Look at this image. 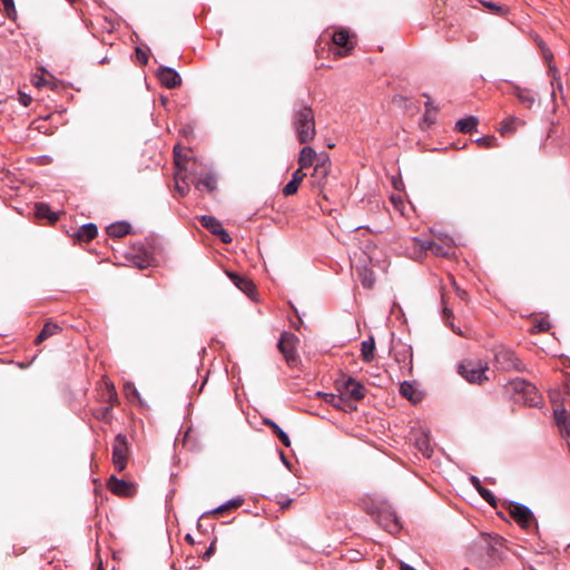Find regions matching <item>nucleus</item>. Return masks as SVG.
Masks as SVG:
<instances>
[{
    "instance_id": "f257e3e1",
    "label": "nucleus",
    "mask_w": 570,
    "mask_h": 570,
    "mask_svg": "<svg viewBox=\"0 0 570 570\" xmlns=\"http://www.w3.org/2000/svg\"><path fill=\"white\" fill-rule=\"evenodd\" d=\"M293 126L301 144H306L314 139L316 134L315 119L309 106L304 104L297 106L293 114Z\"/></svg>"
},
{
    "instance_id": "f03ea898",
    "label": "nucleus",
    "mask_w": 570,
    "mask_h": 570,
    "mask_svg": "<svg viewBox=\"0 0 570 570\" xmlns=\"http://www.w3.org/2000/svg\"><path fill=\"white\" fill-rule=\"evenodd\" d=\"M507 391L517 403L538 406L541 402V396L537 387L522 379L511 380L507 385Z\"/></svg>"
},
{
    "instance_id": "7ed1b4c3",
    "label": "nucleus",
    "mask_w": 570,
    "mask_h": 570,
    "mask_svg": "<svg viewBox=\"0 0 570 570\" xmlns=\"http://www.w3.org/2000/svg\"><path fill=\"white\" fill-rule=\"evenodd\" d=\"M488 364L481 360H464L459 366V373L470 383H482L488 380L485 375Z\"/></svg>"
},
{
    "instance_id": "20e7f679",
    "label": "nucleus",
    "mask_w": 570,
    "mask_h": 570,
    "mask_svg": "<svg viewBox=\"0 0 570 570\" xmlns=\"http://www.w3.org/2000/svg\"><path fill=\"white\" fill-rule=\"evenodd\" d=\"M354 36L344 28L335 29L332 33V41L337 47L336 56L344 57L354 48Z\"/></svg>"
},
{
    "instance_id": "39448f33",
    "label": "nucleus",
    "mask_w": 570,
    "mask_h": 570,
    "mask_svg": "<svg viewBox=\"0 0 570 570\" xmlns=\"http://www.w3.org/2000/svg\"><path fill=\"white\" fill-rule=\"evenodd\" d=\"M421 249L431 250L436 256H450L453 253V242L449 238L440 240L415 239Z\"/></svg>"
},
{
    "instance_id": "423d86ee",
    "label": "nucleus",
    "mask_w": 570,
    "mask_h": 570,
    "mask_svg": "<svg viewBox=\"0 0 570 570\" xmlns=\"http://www.w3.org/2000/svg\"><path fill=\"white\" fill-rule=\"evenodd\" d=\"M128 445L126 436L118 434L115 439L112 450V462L115 468L120 472L126 468L127 464Z\"/></svg>"
},
{
    "instance_id": "0eeeda50",
    "label": "nucleus",
    "mask_w": 570,
    "mask_h": 570,
    "mask_svg": "<svg viewBox=\"0 0 570 570\" xmlns=\"http://www.w3.org/2000/svg\"><path fill=\"white\" fill-rule=\"evenodd\" d=\"M298 338L296 335L289 332L282 333L278 341V348L284 355L287 363H292L296 360V344Z\"/></svg>"
},
{
    "instance_id": "6e6552de",
    "label": "nucleus",
    "mask_w": 570,
    "mask_h": 570,
    "mask_svg": "<svg viewBox=\"0 0 570 570\" xmlns=\"http://www.w3.org/2000/svg\"><path fill=\"white\" fill-rule=\"evenodd\" d=\"M497 364L504 371L517 370L521 371V362L515 353L510 350H501L495 354Z\"/></svg>"
},
{
    "instance_id": "1a4fd4ad",
    "label": "nucleus",
    "mask_w": 570,
    "mask_h": 570,
    "mask_svg": "<svg viewBox=\"0 0 570 570\" xmlns=\"http://www.w3.org/2000/svg\"><path fill=\"white\" fill-rule=\"evenodd\" d=\"M157 77L161 85L168 89L177 88L181 85L179 73L170 67H159L157 70Z\"/></svg>"
},
{
    "instance_id": "9d476101",
    "label": "nucleus",
    "mask_w": 570,
    "mask_h": 570,
    "mask_svg": "<svg viewBox=\"0 0 570 570\" xmlns=\"http://www.w3.org/2000/svg\"><path fill=\"white\" fill-rule=\"evenodd\" d=\"M510 514L513 520L523 528H528L533 520L531 510L528 507L517 502H513L510 505Z\"/></svg>"
},
{
    "instance_id": "9b49d317",
    "label": "nucleus",
    "mask_w": 570,
    "mask_h": 570,
    "mask_svg": "<svg viewBox=\"0 0 570 570\" xmlns=\"http://www.w3.org/2000/svg\"><path fill=\"white\" fill-rule=\"evenodd\" d=\"M341 393L348 395L351 399L358 401L364 397V386L352 377L342 382V386L338 387Z\"/></svg>"
},
{
    "instance_id": "f8f14e48",
    "label": "nucleus",
    "mask_w": 570,
    "mask_h": 570,
    "mask_svg": "<svg viewBox=\"0 0 570 570\" xmlns=\"http://www.w3.org/2000/svg\"><path fill=\"white\" fill-rule=\"evenodd\" d=\"M108 488L117 495L131 497L135 493V488L131 483L119 480L116 476L109 479Z\"/></svg>"
},
{
    "instance_id": "ddd939ff",
    "label": "nucleus",
    "mask_w": 570,
    "mask_h": 570,
    "mask_svg": "<svg viewBox=\"0 0 570 570\" xmlns=\"http://www.w3.org/2000/svg\"><path fill=\"white\" fill-rule=\"evenodd\" d=\"M553 413L561 433H564L570 439V414L563 407H556Z\"/></svg>"
},
{
    "instance_id": "4468645a",
    "label": "nucleus",
    "mask_w": 570,
    "mask_h": 570,
    "mask_svg": "<svg viewBox=\"0 0 570 570\" xmlns=\"http://www.w3.org/2000/svg\"><path fill=\"white\" fill-rule=\"evenodd\" d=\"M330 167H331V164H330L328 158H324L323 160L318 161L315 165L314 173H313L314 185L320 187L324 184V181L330 173Z\"/></svg>"
},
{
    "instance_id": "2eb2a0df",
    "label": "nucleus",
    "mask_w": 570,
    "mask_h": 570,
    "mask_svg": "<svg viewBox=\"0 0 570 570\" xmlns=\"http://www.w3.org/2000/svg\"><path fill=\"white\" fill-rule=\"evenodd\" d=\"M524 121L518 117L510 116L502 121L500 132L503 136L511 135L517 131L519 127H522Z\"/></svg>"
},
{
    "instance_id": "dca6fc26",
    "label": "nucleus",
    "mask_w": 570,
    "mask_h": 570,
    "mask_svg": "<svg viewBox=\"0 0 570 570\" xmlns=\"http://www.w3.org/2000/svg\"><path fill=\"white\" fill-rule=\"evenodd\" d=\"M400 393L412 403H417L422 397L421 392L415 387V385L409 382L401 384Z\"/></svg>"
},
{
    "instance_id": "f3484780",
    "label": "nucleus",
    "mask_w": 570,
    "mask_h": 570,
    "mask_svg": "<svg viewBox=\"0 0 570 570\" xmlns=\"http://www.w3.org/2000/svg\"><path fill=\"white\" fill-rule=\"evenodd\" d=\"M130 232V225L125 222L111 224L107 227V234L111 237H124Z\"/></svg>"
},
{
    "instance_id": "a211bd4d",
    "label": "nucleus",
    "mask_w": 570,
    "mask_h": 570,
    "mask_svg": "<svg viewBox=\"0 0 570 570\" xmlns=\"http://www.w3.org/2000/svg\"><path fill=\"white\" fill-rule=\"evenodd\" d=\"M60 331L61 327L58 324L51 322L46 323L39 335L36 337V344L42 343L50 336L58 334Z\"/></svg>"
},
{
    "instance_id": "6ab92c4d",
    "label": "nucleus",
    "mask_w": 570,
    "mask_h": 570,
    "mask_svg": "<svg viewBox=\"0 0 570 570\" xmlns=\"http://www.w3.org/2000/svg\"><path fill=\"white\" fill-rule=\"evenodd\" d=\"M315 156H316V153L312 147H309V146L304 147L301 150L299 157H298V164H299L301 169L312 166V164L315 159Z\"/></svg>"
},
{
    "instance_id": "aec40b11",
    "label": "nucleus",
    "mask_w": 570,
    "mask_h": 570,
    "mask_svg": "<svg viewBox=\"0 0 570 570\" xmlns=\"http://www.w3.org/2000/svg\"><path fill=\"white\" fill-rule=\"evenodd\" d=\"M229 277L233 279L234 284L244 293L250 294L255 286L253 282L246 277L236 275V274H229Z\"/></svg>"
},
{
    "instance_id": "412c9836",
    "label": "nucleus",
    "mask_w": 570,
    "mask_h": 570,
    "mask_svg": "<svg viewBox=\"0 0 570 570\" xmlns=\"http://www.w3.org/2000/svg\"><path fill=\"white\" fill-rule=\"evenodd\" d=\"M514 95L527 108H531L535 101L534 96L529 90L522 89L520 87L514 88Z\"/></svg>"
},
{
    "instance_id": "4be33fe9",
    "label": "nucleus",
    "mask_w": 570,
    "mask_h": 570,
    "mask_svg": "<svg viewBox=\"0 0 570 570\" xmlns=\"http://www.w3.org/2000/svg\"><path fill=\"white\" fill-rule=\"evenodd\" d=\"M97 235V227L95 224H85L82 225L79 230L77 232V237L80 239V240H85V242H88V240H91L92 238H95Z\"/></svg>"
},
{
    "instance_id": "5701e85b",
    "label": "nucleus",
    "mask_w": 570,
    "mask_h": 570,
    "mask_svg": "<svg viewBox=\"0 0 570 570\" xmlns=\"http://www.w3.org/2000/svg\"><path fill=\"white\" fill-rule=\"evenodd\" d=\"M263 423L267 426H269L274 433L278 436L279 441L286 446H291V440L288 435L272 420L264 419Z\"/></svg>"
},
{
    "instance_id": "b1692460",
    "label": "nucleus",
    "mask_w": 570,
    "mask_h": 570,
    "mask_svg": "<svg viewBox=\"0 0 570 570\" xmlns=\"http://www.w3.org/2000/svg\"><path fill=\"white\" fill-rule=\"evenodd\" d=\"M356 271L358 273V276L361 277L362 285L364 287L371 288L375 282L373 272L368 269L366 266H356Z\"/></svg>"
},
{
    "instance_id": "393cba45",
    "label": "nucleus",
    "mask_w": 570,
    "mask_h": 570,
    "mask_svg": "<svg viewBox=\"0 0 570 570\" xmlns=\"http://www.w3.org/2000/svg\"><path fill=\"white\" fill-rule=\"evenodd\" d=\"M374 350H375V343L374 338L370 337L368 340H365L361 344V354L365 362H371L374 356Z\"/></svg>"
},
{
    "instance_id": "a878e982",
    "label": "nucleus",
    "mask_w": 570,
    "mask_h": 570,
    "mask_svg": "<svg viewBox=\"0 0 570 570\" xmlns=\"http://www.w3.org/2000/svg\"><path fill=\"white\" fill-rule=\"evenodd\" d=\"M478 125V118L475 117H468V118H463V119H460L455 127L459 131L461 132H472L475 127Z\"/></svg>"
},
{
    "instance_id": "bb28decb",
    "label": "nucleus",
    "mask_w": 570,
    "mask_h": 570,
    "mask_svg": "<svg viewBox=\"0 0 570 570\" xmlns=\"http://www.w3.org/2000/svg\"><path fill=\"white\" fill-rule=\"evenodd\" d=\"M415 444L424 456L430 458L432 455L433 449L426 434L423 433L421 436H419L415 441Z\"/></svg>"
},
{
    "instance_id": "cd10ccee",
    "label": "nucleus",
    "mask_w": 570,
    "mask_h": 570,
    "mask_svg": "<svg viewBox=\"0 0 570 570\" xmlns=\"http://www.w3.org/2000/svg\"><path fill=\"white\" fill-rule=\"evenodd\" d=\"M243 502H244V500L240 497L230 499L227 502H225L224 504H220L219 507L214 509L210 513L220 514L227 510L236 509V508L240 507L243 504Z\"/></svg>"
},
{
    "instance_id": "c85d7f7f",
    "label": "nucleus",
    "mask_w": 570,
    "mask_h": 570,
    "mask_svg": "<svg viewBox=\"0 0 570 570\" xmlns=\"http://www.w3.org/2000/svg\"><path fill=\"white\" fill-rule=\"evenodd\" d=\"M322 399L328 403L332 404L336 409H344L346 401L341 395H335L333 393H318Z\"/></svg>"
},
{
    "instance_id": "c756f323",
    "label": "nucleus",
    "mask_w": 570,
    "mask_h": 570,
    "mask_svg": "<svg viewBox=\"0 0 570 570\" xmlns=\"http://www.w3.org/2000/svg\"><path fill=\"white\" fill-rule=\"evenodd\" d=\"M196 188L199 190L213 191L216 188V178L213 175H206L197 180Z\"/></svg>"
},
{
    "instance_id": "7c9ffc66",
    "label": "nucleus",
    "mask_w": 570,
    "mask_h": 570,
    "mask_svg": "<svg viewBox=\"0 0 570 570\" xmlns=\"http://www.w3.org/2000/svg\"><path fill=\"white\" fill-rule=\"evenodd\" d=\"M36 215L39 218H48L50 222H56L58 219L57 214L52 213L49 206L43 203L36 205Z\"/></svg>"
},
{
    "instance_id": "2f4dec72",
    "label": "nucleus",
    "mask_w": 570,
    "mask_h": 570,
    "mask_svg": "<svg viewBox=\"0 0 570 570\" xmlns=\"http://www.w3.org/2000/svg\"><path fill=\"white\" fill-rule=\"evenodd\" d=\"M200 222H202L203 226L206 227L208 230H210L214 235L217 234L218 230L223 227L220 222H218L213 216L205 215L200 218Z\"/></svg>"
},
{
    "instance_id": "473e14b6",
    "label": "nucleus",
    "mask_w": 570,
    "mask_h": 570,
    "mask_svg": "<svg viewBox=\"0 0 570 570\" xmlns=\"http://www.w3.org/2000/svg\"><path fill=\"white\" fill-rule=\"evenodd\" d=\"M482 3H483V6H484L485 8H488L490 11H492V12H494V13H497V14H501V16H503V14H505V12H507V9H505V8H503L502 6L497 4L495 2H492V1H483Z\"/></svg>"
},
{
    "instance_id": "72a5a7b5",
    "label": "nucleus",
    "mask_w": 570,
    "mask_h": 570,
    "mask_svg": "<svg viewBox=\"0 0 570 570\" xmlns=\"http://www.w3.org/2000/svg\"><path fill=\"white\" fill-rule=\"evenodd\" d=\"M550 71L552 72V80L551 86L553 90L558 89L559 91H562V83L560 81V77L557 76V70L550 65L549 66ZM552 96H554V91H552Z\"/></svg>"
},
{
    "instance_id": "f704fd0d",
    "label": "nucleus",
    "mask_w": 570,
    "mask_h": 570,
    "mask_svg": "<svg viewBox=\"0 0 570 570\" xmlns=\"http://www.w3.org/2000/svg\"><path fill=\"white\" fill-rule=\"evenodd\" d=\"M298 186L295 181H293L292 179L285 185V187L283 188V194L285 196H291V195H294L297 189H298Z\"/></svg>"
},
{
    "instance_id": "c9c22d12",
    "label": "nucleus",
    "mask_w": 570,
    "mask_h": 570,
    "mask_svg": "<svg viewBox=\"0 0 570 570\" xmlns=\"http://www.w3.org/2000/svg\"><path fill=\"white\" fill-rule=\"evenodd\" d=\"M479 493L488 503H490L491 505L495 504V498L490 490L484 488L479 489Z\"/></svg>"
},
{
    "instance_id": "e433bc0d",
    "label": "nucleus",
    "mask_w": 570,
    "mask_h": 570,
    "mask_svg": "<svg viewBox=\"0 0 570 570\" xmlns=\"http://www.w3.org/2000/svg\"><path fill=\"white\" fill-rule=\"evenodd\" d=\"M2 3L9 17H11L12 13H16L13 0H2Z\"/></svg>"
},
{
    "instance_id": "4c0bfd02",
    "label": "nucleus",
    "mask_w": 570,
    "mask_h": 570,
    "mask_svg": "<svg viewBox=\"0 0 570 570\" xmlns=\"http://www.w3.org/2000/svg\"><path fill=\"white\" fill-rule=\"evenodd\" d=\"M305 176H306V174L303 173V169H301V167H299L297 170L294 171V174L292 176V180L295 181L297 185H299Z\"/></svg>"
},
{
    "instance_id": "58836bf2",
    "label": "nucleus",
    "mask_w": 570,
    "mask_h": 570,
    "mask_svg": "<svg viewBox=\"0 0 570 570\" xmlns=\"http://www.w3.org/2000/svg\"><path fill=\"white\" fill-rule=\"evenodd\" d=\"M215 235L218 236L220 240L225 244H229L232 242V237L223 227Z\"/></svg>"
},
{
    "instance_id": "ea45409f",
    "label": "nucleus",
    "mask_w": 570,
    "mask_h": 570,
    "mask_svg": "<svg viewBox=\"0 0 570 570\" xmlns=\"http://www.w3.org/2000/svg\"><path fill=\"white\" fill-rule=\"evenodd\" d=\"M451 284L456 293V295L461 298V299H465L466 298V293L464 289L460 288L459 285L456 284V282L451 277Z\"/></svg>"
},
{
    "instance_id": "a19ab883",
    "label": "nucleus",
    "mask_w": 570,
    "mask_h": 570,
    "mask_svg": "<svg viewBox=\"0 0 570 570\" xmlns=\"http://www.w3.org/2000/svg\"><path fill=\"white\" fill-rule=\"evenodd\" d=\"M478 142L485 147H492L494 146L495 138L494 137H483L478 139Z\"/></svg>"
},
{
    "instance_id": "79ce46f5",
    "label": "nucleus",
    "mask_w": 570,
    "mask_h": 570,
    "mask_svg": "<svg viewBox=\"0 0 570 570\" xmlns=\"http://www.w3.org/2000/svg\"><path fill=\"white\" fill-rule=\"evenodd\" d=\"M125 392L127 393L128 396H130V395L138 396V392H137L135 385L130 382H127L125 384Z\"/></svg>"
},
{
    "instance_id": "37998d69",
    "label": "nucleus",
    "mask_w": 570,
    "mask_h": 570,
    "mask_svg": "<svg viewBox=\"0 0 570 570\" xmlns=\"http://www.w3.org/2000/svg\"><path fill=\"white\" fill-rule=\"evenodd\" d=\"M137 58L142 63L146 65L148 62V56L139 48L136 49Z\"/></svg>"
},
{
    "instance_id": "c03bdc74",
    "label": "nucleus",
    "mask_w": 570,
    "mask_h": 570,
    "mask_svg": "<svg viewBox=\"0 0 570 570\" xmlns=\"http://www.w3.org/2000/svg\"><path fill=\"white\" fill-rule=\"evenodd\" d=\"M176 188L181 196H184L188 190L187 184H185V183L180 184L177 177H176Z\"/></svg>"
},
{
    "instance_id": "a18cd8bd",
    "label": "nucleus",
    "mask_w": 570,
    "mask_h": 570,
    "mask_svg": "<svg viewBox=\"0 0 570 570\" xmlns=\"http://www.w3.org/2000/svg\"><path fill=\"white\" fill-rule=\"evenodd\" d=\"M534 328L537 332H546L549 330V323L546 321H541L534 326Z\"/></svg>"
},
{
    "instance_id": "49530a36",
    "label": "nucleus",
    "mask_w": 570,
    "mask_h": 570,
    "mask_svg": "<svg viewBox=\"0 0 570 570\" xmlns=\"http://www.w3.org/2000/svg\"><path fill=\"white\" fill-rule=\"evenodd\" d=\"M442 299H444V297ZM452 316H453L452 311L446 306L445 301H443V317H444V320H449Z\"/></svg>"
},
{
    "instance_id": "de8ad7c7",
    "label": "nucleus",
    "mask_w": 570,
    "mask_h": 570,
    "mask_svg": "<svg viewBox=\"0 0 570 570\" xmlns=\"http://www.w3.org/2000/svg\"><path fill=\"white\" fill-rule=\"evenodd\" d=\"M471 482H472V484L474 485V488H475L478 491H479V489H483V488L481 487V482H480V480H479L476 476H472V478H471Z\"/></svg>"
},
{
    "instance_id": "09e8293b",
    "label": "nucleus",
    "mask_w": 570,
    "mask_h": 570,
    "mask_svg": "<svg viewBox=\"0 0 570 570\" xmlns=\"http://www.w3.org/2000/svg\"><path fill=\"white\" fill-rule=\"evenodd\" d=\"M30 100H31V98L29 96H27V95L21 96V102L23 106H28Z\"/></svg>"
},
{
    "instance_id": "8fccbe9b",
    "label": "nucleus",
    "mask_w": 570,
    "mask_h": 570,
    "mask_svg": "<svg viewBox=\"0 0 570 570\" xmlns=\"http://www.w3.org/2000/svg\"><path fill=\"white\" fill-rule=\"evenodd\" d=\"M401 570H416L415 568H413L412 566L410 564H406L404 562L401 563Z\"/></svg>"
},
{
    "instance_id": "3c124183",
    "label": "nucleus",
    "mask_w": 570,
    "mask_h": 570,
    "mask_svg": "<svg viewBox=\"0 0 570 570\" xmlns=\"http://www.w3.org/2000/svg\"><path fill=\"white\" fill-rule=\"evenodd\" d=\"M425 107H426V112H430V110L433 109V106H432V102L431 101H426L425 102Z\"/></svg>"
},
{
    "instance_id": "603ef678",
    "label": "nucleus",
    "mask_w": 570,
    "mask_h": 570,
    "mask_svg": "<svg viewBox=\"0 0 570 570\" xmlns=\"http://www.w3.org/2000/svg\"><path fill=\"white\" fill-rule=\"evenodd\" d=\"M33 81H35V85L38 86V87L42 85V79L41 78H39V79L35 78Z\"/></svg>"
},
{
    "instance_id": "864d4df0",
    "label": "nucleus",
    "mask_w": 570,
    "mask_h": 570,
    "mask_svg": "<svg viewBox=\"0 0 570 570\" xmlns=\"http://www.w3.org/2000/svg\"><path fill=\"white\" fill-rule=\"evenodd\" d=\"M450 326L453 330V332H455V333H458L460 335L462 334L461 331L456 330L452 323H450Z\"/></svg>"
},
{
    "instance_id": "5fc2aeb1",
    "label": "nucleus",
    "mask_w": 570,
    "mask_h": 570,
    "mask_svg": "<svg viewBox=\"0 0 570 570\" xmlns=\"http://www.w3.org/2000/svg\"><path fill=\"white\" fill-rule=\"evenodd\" d=\"M391 200H392V202L397 206V202H399V200L396 199V197L392 196V197H391Z\"/></svg>"
},
{
    "instance_id": "6e6d98bb",
    "label": "nucleus",
    "mask_w": 570,
    "mask_h": 570,
    "mask_svg": "<svg viewBox=\"0 0 570 570\" xmlns=\"http://www.w3.org/2000/svg\"><path fill=\"white\" fill-rule=\"evenodd\" d=\"M430 119H431V116H429V112H426V114H425V120H426V121H431Z\"/></svg>"
},
{
    "instance_id": "4d7b16f0",
    "label": "nucleus",
    "mask_w": 570,
    "mask_h": 570,
    "mask_svg": "<svg viewBox=\"0 0 570 570\" xmlns=\"http://www.w3.org/2000/svg\"><path fill=\"white\" fill-rule=\"evenodd\" d=\"M567 551L570 553V544L568 546Z\"/></svg>"
}]
</instances>
